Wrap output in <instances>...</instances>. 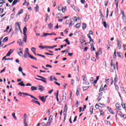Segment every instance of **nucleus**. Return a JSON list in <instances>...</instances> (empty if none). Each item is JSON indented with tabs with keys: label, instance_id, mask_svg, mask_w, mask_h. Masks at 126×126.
Here are the masks:
<instances>
[{
	"label": "nucleus",
	"instance_id": "1",
	"mask_svg": "<svg viewBox=\"0 0 126 126\" xmlns=\"http://www.w3.org/2000/svg\"><path fill=\"white\" fill-rule=\"evenodd\" d=\"M22 94L23 95H26V96H30V97H31V98H32V99H34V100H36V101H38V98H36L35 96L29 94L28 93H22L21 92H20L18 94V95L19 96H20V97H21V96H22Z\"/></svg>",
	"mask_w": 126,
	"mask_h": 126
},
{
	"label": "nucleus",
	"instance_id": "2",
	"mask_svg": "<svg viewBox=\"0 0 126 126\" xmlns=\"http://www.w3.org/2000/svg\"><path fill=\"white\" fill-rule=\"evenodd\" d=\"M117 46H118V48L119 50H121V49H122V43H121V41H120V40H117Z\"/></svg>",
	"mask_w": 126,
	"mask_h": 126
},
{
	"label": "nucleus",
	"instance_id": "3",
	"mask_svg": "<svg viewBox=\"0 0 126 126\" xmlns=\"http://www.w3.org/2000/svg\"><path fill=\"white\" fill-rule=\"evenodd\" d=\"M58 10L59 11H62V10L63 13H64V12H65V8H63V7L59 6Z\"/></svg>",
	"mask_w": 126,
	"mask_h": 126
},
{
	"label": "nucleus",
	"instance_id": "4",
	"mask_svg": "<svg viewBox=\"0 0 126 126\" xmlns=\"http://www.w3.org/2000/svg\"><path fill=\"white\" fill-rule=\"evenodd\" d=\"M38 98L41 101H42V102H43V103H45L46 102V98H45V96H39Z\"/></svg>",
	"mask_w": 126,
	"mask_h": 126
},
{
	"label": "nucleus",
	"instance_id": "5",
	"mask_svg": "<svg viewBox=\"0 0 126 126\" xmlns=\"http://www.w3.org/2000/svg\"><path fill=\"white\" fill-rule=\"evenodd\" d=\"M118 57L120 58V59H124V55L121 52H117Z\"/></svg>",
	"mask_w": 126,
	"mask_h": 126
},
{
	"label": "nucleus",
	"instance_id": "6",
	"mask_svg": "<svg viewBox=\"0 0 126 126\" xmlns=\"http://www.w3.org/2000/svg\"><path fill=\"white\" fill-rule=\"evenodd\" d=\"M39 88H38V90L39 91H44V90H45V87H43V86H41V85H39L38 86Z\"/></svg>",
	"mask_w": 126,
	"mask_h": 126
},
{
	"label": "nucleus",
	"instance_id": "7",
	"mask_svg": "<svg viewBox=\"0 0 126 126\" xmlns=\"http://www.w3.org/2000/svg\"><path fill=\"white\" fill-rule=\"evenodd\" d=\"M6 58V56L4 57L2 59V61H3V60H4V61H13V58H8L6 59L5 58Z\"/></svg>",
	"mask_w": 126,
	"mask_h": 126
},
{
	"label": "nucleus",
	"instance_id": "8",
	"mask_svg": "<svg viewBox=\"0 0 126 126\" xmlns=\"http://www.w3.org/2000/svg\"><path fill=\"white\" fill-rule=\"evenodd\" d=\"M66 112H67V104H65L64 108V111H63V113H65L64 115H65V114H66Z\"/></svg>",
	"mask_w": 126,
	"mask_h": 126
},
{
	"label": "nucleus",
	"instance_id": "9",
	"mask_svg": "<svg viewBox=\"0 0 126 126\" xmlns=\"http://www.w3.org/2000/svg\"><path fill=\"white\" fill-rule=\"evenodd\" d=\"M121 113V114H119V115L120 116V117L121 118H123L124 120H126V114H124L123 115V113H122L121 112H120Z\"/></svg>",
	"mask_w": 126,
	"mask_h": 126
},
{
	"label": "nucleus",
	"instance_id": "10",
	"mask_svg": "<svg viewBox=\"0 0 126 126\" xmlns=\"http://www.w3.org/2000/svg\"><path fill=\"white\" fill-rule=\"evenodd\" d=\"M28 56L29 58H30L32 60H34L35 61H37V58L33 57V56L31 55L30 54H29Z\"/></svg>",
	"mask_w": 126,
	"mask_h": 126
},
{
	"label": "nucleus",
	"instance_id": "11",
	"mask_svg": "<svg viewBox=\"0 0 126 126\" xmlns=\"http://www.w3.org/2000/svg\"><path fill=\"white\" fill-rule=\"evenodd\" d=\"M65 95H64V94H63V103H65L66 101V93H65Z\"/></svg>",
	"mask_w": 126,
	"mask_h": 126
},
{
	"label": "nucleus",
	"instance_id": "12",
	"mask_svg": "<svg viewBox=\"0 0 126 126\" xmlns=\"http://www.w3.org/2000/svg\"><path fill=\"white\" fill-rule=\"evenodd\" d=\"M36 80H40V81H42V82H44V83H47V81L43 79H39L37 78H35Z\"/></svg>",
	"mask_w": 126,
	"mask_h": 126
},
{
	"label": "nucleus",
	"instance_id": "13",
	"mask_svg": "<svg viewBox=\"0 0 126 126\" xmlns=\"http://www.w3.org/2000/svg\"><path fill=\"white\" fill-rule=\"evenodd\" d=\"M18 43L19 44L20 46H23V42H22V39H20L18 41Z\"/></svg>",
	"mask_w": 126,
	"mask_h": 126
},
{
	"label": "nucleus",
	"instance_id": "14",
	"mask_svg": "<svg viewBox=\"0 0 126 126\" xmlns=\"http://www.w3.org/2000/svg\"><path fill=\"white\" fill-rule=\"evenodd\" d=\"M17 2H19V0H14L13 1V2H12V6H13V5H15V4H16V3H17Z\"/></svg>",
	"mask_w": 126,
	"mask_h": 126
},
{
	"label": "nucleus",
	"instance_id": "15",
	"mask_svg": "<svg viewBox=\"0 0 126 126\" xmlns=\"http://www.w3.org/2000/svg\"><path fill=\"white\" fill-rule=\"evenodd\" d=\"M34 9L35 12L39 11V6H38V4H36V6L34 7Z\"/></svg>",
	"mask_w": 126,
	"mask_h": 126
},
{
	"label": "nucleus",
	"instance_id": "16",
	"mask_svg": "<svg viewBox=\"0 0 126 126\" xmlns=\"http://www.w3.org/2000/svg\"><path fill=\"white\" fill-rule=\"evenodd\" d=\"M116 107L117 109H118V110H121V105H120L119 103H117L116 104Z\"/></svg>",
	"mask_w": 126,
	"mask_h": 126
},
{
	"label": "nucleus",
	"instance_id": "17",
	"mask_svg": "<svg viewBox=\"0 0 126 126\" xmlns=\"http://www.w3.org/2000/svg\"><path fill=\"white\" fill-rule=\"evenodd\" d=\"M28 19H29V15H28V14H26V17L24 18L25 22H26V21H28Z\"/></svg>",
	"mask_w": 126,
	"mask_h": 126
},
{
	"label": "nucleus",
	"instance_id": "18",
	"mask_svg": "<svg viewBox=\"0 0 126 126\" xmlns=\"http://www.w3.org/2000/svg\"><path fill=\"white\" fill-rule=\"evenodd\" d=\"M23 41L25 43H27V35L26 34L24 35Z\"/></svg>",
	"mask_w": 126,
	"mask_h": 126
},
{
	"label": "nucleus",
	"instance_id": "19",
	"mask_svg": "<svg viewBox=\"0 0 126 126\" xmlns=\"http://www.w3.org/2000/svg\"><path fill=\"white\" fill-rule=\"evenodd\" d=\"M94 109V107L93 106H91L90 109V112L91 113V115H92L93 114V110Z\"/></svg>",
	"mask_w": 126,
	"mask_h": 126
},
{
	"label": "nucleus",
	"instance_id": "20",
	"mask_svg": "<svg viewBox=\"0 0 126 126\" xmlns=\"http://www.w3.org/2000/svg\"><path fill=\"white\" fill-rule=\"evenodd\" d=\"M27 32V27H25L23 29L24 35H26Z\"/></svg>",
	"mask_w": 126,
	"mask_h": 126
},
{
	"label": "nucleus",
	"instance_id": "21",
	"mask_svg": "<svg viewBox=\"0 0 126 126\" xmlns=\"http://www.w3.org/2000/svg\"><path fill=\"white\" fill-rule=\"evenodd\" d=\"M18 85H20V86H23V87H25V84H24V82L23 81H21V82L19 83L18 84Z\"/></svg>",
	"mask_w": 126,
	"mask_h": 126
},
{
	"label": "nucleus",
	"instance_id": "22",
	"mask_svg": "<svg viewBox=\"0 0 126 126\" xmlns=\"http://www.w3.org/2000/svg\"><path fill=\"white\" fill-rule=\"evenodd\" d=\"M57 47V45H54L53 46H46V49H54V48Z\"/></svg>",
	"mask_w": 126,
	"mask_h": 126
},
{
	"label": "nucleus",
	"instance_id": "23",
	"mask_svg": "<svg viewBox=\"0 0 126 126\" xmlns=\"http://www.w3.org/2000/svg\"><path fill=\"white\" fill-rule=\"evenodd\" d=\"M122 108H123V109H124L125 110H126V103H124V102H122Z\"/></svg>",
	"mask_w": 126,
	"mask_h": 126
},
{
	"label": "nucleus",
	"instance_id": "24",
	"mask_svg": "<svg viewBox=\"0 0 126 126\" xmlns=\"http://www.w3.org/2000/svg\"><path fill=\"white\" fill-rule=\"evenodd\" d=\"M115 4L116 5V9H118V10H119V9L118 8V6H119V1H118V0H115Z\"/></svg>",
	"mask_w": 126,
	"mask_h": 126
},
{
	"label": "nucleus",
	"instance_id": "25",
	"mask_svg": "<svg viewBox=\"0 0 126 126\" xmlns=\"http://www.w3.org/2000/svg\"><path fill=\"white\" fill-rule=\"evenodd\" d=\"M74 23H75L74 20L73 21H71L70 23L69 24V27H70V26H72L73 25H74Z\"/></svg>",
	"mask_w": 126,
	"mask_h": 126
},
{
	"label": "nucleus",
	"instance_id": "26",
	"mask_svg": "<svg viewBox=\"0 0 126 126\" xmlns=\"http://www.w3.org/2000/svg\"><path fill=\"white\" fill-rule=\"evenodd\" d=\"M3 3H5V1L4 0H0V4H3ZM2 5H0V7H1Z\"/></svg>",
	"mask_w": 126,
	"mask_h": 126
},
{
	"label": "nucleus",
	"instance_id": "27",
	"mask_svg": "<svg viewBox=\"0 0 126 126\" xmlns=\"http://www.w3.org/2000/svg\"><path fill=\"white\" fill-rule=\"evenodd\" d=\"M31 89L32 91H34L35 90H37V87L32 86Z\"/></svg>",
	"mask_w": 126,
	"mask_h": 126
},
{
	"label": "nucleus",
	"instance_id": "28",
	"mask_svg": "<svg viewBox=\"0 0 126 126\" xmlns=\"http://www.w3.org/2000/svg\"><path fill=\"white\" fill-rule=\"evenodd\" d=\"M113 59H117V53L116 52V49H114V53L113 54Z\"/></svg>",
	"mask_w": 126,
	"mask_h": 126
},
{
	"label": "nucleus",
	"instance_id": "29",
	"mask_svg": "<svg viewBox=\"0 0 126 126\" xmlns=\"http://www.w3.org/2000/svg\"><path fill=\"white\" fill-rule=\"evenodd\" d=\"M53 24L52 23H50L48 24V28L49 29H52L53 28Z\"/></svg>",
	"mask_w": 126,
	"mask_h": 126
},
{
	"label": "nucleus",
	"instance_id": "30",
	"mask_svg": "<svg viewBox=\"0 0 126 126\" xmlns=\"http://www.w3.org/2000/svg\"><path fill=\"white\" fill-rule=\"evenodd\" d=\"M64 42H66L67 45H70V42L68 41V38H66V39L64 40Z\"/></svg>",
	"mask_w": 126,
	"mask_h": 126
},
{
	"label": "nucleus",
	"instance_id": "31",
	"mask_svg": "<svg viewBox=\"0 0 126 126\" xmlns=\"http://www.w3.org/2000/svg\"><path fill=\"white\" fill-rule=\"evenodd\" d=\"M56 99H57V102H59V90H58L57 92Z\"/></svg>",
	"mask_w": 126,
	"mask_h": 126
},
{
	"label": "nucleus",
	"instance_id": "32",
	"mask_svg": "<svg viewBox=\"0 0 126 126\" xmlns=\"http://www.w3.org/2000/svg\"><path fill=\"white\" fill-rule=\"evenodd\" d=\"M121 13L123 15L122 18H126V15H125V11H124V10L121 11Z\"/></svg>",
	"mask_w": 126,
	"mask_h": 126
},
{
	"label": "nucleus",
	"instance_id": "33",
	"mask_svg": "<svg viewBox=\"0 0 126 126\" xmlns=\"http://www.w3.org/2000/svg\"><path fill=\"white\" fill-rule=\"evenodd\" d=\"M7 41H8V37H6L3 39L2 42H3V43H4L5 42H7Z\"/></svg>",
	"mask_w": 126,
	"mask_h": 126
},
{
	"label": "nucleus",
	"instance_id": "34",
	"mask_svg": "<svg viewBox=\"0 0 126 126\" xmlns=\"http://www.w3.org/2000/svg\"><path fill=\"white\" fill-rule=\"evenodd\" d=\"M96 54V58H98V54H99V55H101L102 54V51L101 50H99L97 53H95Z\"/></svg>",
	"mask_w": 126,
	"mask_h": 126
},
{
	"label": "nucleus",
	"instance_id": "35",
	"mask_svg": "<svg viewBox=\"0 0 126 126\" xmlns=\"http://www.w3.org/2000/svg\"><path fill=\"white\" fill-rule=\"evenodd\" d=\"M23 13V9H21L20 11H19V12L17 13V15H20V14H22Z\"/></svg>",
	"mask_w": 126,
	"mask_h": 126
},
{
	"label": "nucleus",
	"instance_id": "36",
	"mask_svg": "<svg viewBox=\"0 0 126 126\" xmlns=\"http://www.w3.org/2000/svg\"><path fill=\"white\" fill-rule=\"evenodd\" d=\"M38 48H40V49H47V46H41V45H39L38 46Z\"/></svg>",
	"mask_w": 126,
	"mask_h": 126
},
{
	"label": "nucleus",
	"instance_id": "37",
	"mask_svg": "<svg viewBox=\"0 0 126 126\" xmlns=\"http://www.w3.org/2000/svg\"><path fill=\"white\" fill-rule=\"evenodd\" d=\"M28 118V116H27V114H25L24 116V118H23L24 121H26V119Z\"/></svg>",
	"mask_w": 126,
	"mask_h": 126
},
{
	"label": "nucleus",
	"instance_id": "38",
	"mask_svg": "<svg viewBox=\"0 0 126 126\" xmlns=\"http://www.w3.org/2000/svg\"><path fill=\"white\" fill-rule=\"evenodd\" d=\"M20 26V25L19 24V22H17L15 23V26H16V28L17 30H18V29L17 28V27H18Z\"/></svg>",
	"mask_w": 126,
	"mask_h": 126
},
{
	"label": "nucleus",
	"instance_id": "39",
	"mask_svg": "<svg viewBox=\"0 0 126 126\" xmlns=\"http://www.w3.org/2000/svg\"><path fill=\"white\" fill-rule=\"evenodd\" d=\"M87 26L86 24L83 23V30H85V29H86Z\"/></svg>",
	"mask_w": 126,
	"mask_h": 126
},
{
	"label": "nucleus",
	"instance_id": "40",
	"mask_svg": "<svg viewBox=\"0 0 126 126\" xmlns=\"http://www.w3.org/2000/svg\"><path fill=\"white\" fill-rule=\"evenodd\" d=\"M37 56H38L39 57H41V58H43V59H45L46 58V56H44L43 55H41V54H37Z\"/></svg>",
	"mask_w": 126,
	"mask_h": 126
},
{
	"label": "nucleus",
	"instance_id": "41",
	"mask_svg": "<svg viewBox=\"0 0 126 126\" xmlns=\"http://www.w3.org/2000/svg\"><path fill=\"white\" fill-rule=\"evenodd\" d=\"M25 53L28 54V56L30 54V53H29V49L28 48H26L25 50Z\"/></svg>",
	"mask_w": 126,
	"mask_h": 126
},
{
	"label": "nucleus",
	"instance_id": "42",
	"mask_svg": "<svg viewBox=\"0 0 126 126\" xmlns=\"http://www.w3.org/2000/svg\"><path fill=\"white\" fill-rule=\"evenodd\" d=\"M91 51H95V47H94V45H91Z\"/></svg>",
	"mask_w": 126,
	"mask_h": 126
},
{
	"label": "nucleus",
	"instance_id": "43",
	"mask_svg": "<svg viewBox=\"0 0 126 126\" xmlns=\"http://www.w3.org/2000/svg\"><path fill=\"white\" fill-rule=\"evenodd\" d=\"M28 53H24V57L25 58V59H27L28 58Z\"/></svg>",
	"mask_w": 126,
	"mask_h": 126
},
{
	"label": "nucleus",
	"instance_id": "44",
	"mask_svg": "<svg viewBox=\"0 0 126 126\" xmlns=\"http://www.w3.org/2000/svg\"><path fill=\"white\" fill-rule=\"evenodd\" d=\"M12 116L13 118H14V120H17V118H16V116H15V113L12 114Z\"/></svg>",
	"mask_w": 126,
	"mask_h": 126
},
{
	"label": "nucleus",
	"instance_id": "45",
	"mask_svg": "<svg viewBox=\"0 0 126 126\" xmlns=\"http://www.w3.org/2000/svg\"><path fill=\"white\" fill-rule=\"evenodd\" d=\"M45 55H47V56H54V54H50L49 53L45 52L44 53Z\"/></svg>",
	"mask_w": 126,
	"mask_h": 126
},
{
	"label": "nucleus",
	"instance_id": "46",
	"mask_svg": "<svg viewBox=\"0 0 126 126\" xmlns=\"http://www.w3.org/2000/svg\"><path fill=\"white\" fill-rule=\"evenodd\" d=\"M88 88H89V86L84 87L83 88V90L84 91H85V90H87V89H88Z\"/></svg>",
	"mask_w": 126,
	"mask_h": 126
},
{
	"label": "nucleus",
	"instance_id": "47",
	"mask_svg": "<svg viewBox=\"0 0 126 126\" xmlns=\"http://www.w3.org/2000/svg\"><path fill=\"white\" fill-rule=\"evenodd\" d=\"M108 15H109V9L107 8L106 10V18H108Z\"/></svg>",
	"mask_w": 126,
	"mask_h": 126
},
{
	"label": "nucleus",
	"instance_id": "48",
	"mask_svg": "<svg viewBox=\"0 0 126 126\" xmlns=\"http://www.w3.org/2000/svg\"><path fill=\"white\" fill-rule=\"evenodd\" d=\"M51 124H52V122H47L46 125H45V126H51Z\"/></svg>",
	"mask_w": 126,
	"mask_h": 126
},
{
	"label": "nucleus",
	"instance_id": "49",
	"mask_svg": "<svg viewBox=\"0 0 126 126\" xmlns=\"http://www.w3.org/2000/svg\"><path fill=\"white\" fill-rule=\"evenodd\" d=\"M31 51L32 52V53H34L35 51H36V48H35V47H32L31 49Z\"/></svg>",
	"mask_w": 126,
	"mask_h": 126
},
{
	"label": "nucleus",
	"instance_id": "50",
	"mask_svg": "<svg viewBox=\"0 0 126 126\" xmlns=\"http://www.w3.org/2000/svg\"><path fill=\"white\" fill-rule=\"evenodd\" d=\"M99 107H100V108H102V107H101V106H99V105H98V104H95V108L98 109H99Z\"/></svg>",
	"mask_w": 126,
	"mask_h": 126
},
{
	"label": "nucleus",
	"instance_id": "51",
	"mask_svg": "<svg viewBox=\"0 0 126 126\" xmlns=\"http://www.w3.org/2000/svg\"><path fill=\"white\" fill-rule=\"evenodd\" d=\"M24 126H28V124H27L26 120H24Z\"/></svg>",
	"mask_w": 126,
	"mask_h": 126
},
{
	"label": "nucleus",
	"instance_id": "52",
	"mask_svg": "<svg viewBox=\"0 0 126 126\" xmlns=\"http://www.w3.org/2000/svg\"><path fill=\"white\" fill-rule=\"evenodd\" d=\"M36 76L37 77H39V78H41V79H45V80L47 79L45 78L44 77H42V76H39L38 75H37Z\"/></svg>",
	"mask_w": 126,
	"mask_h": 126
},
{
	"label": "nucleus",
	"instance_id": "53",
	"mask_svg": "<svg viewBox=\"0 0 126 126\" xmlns=\"http://www.w3.org/2000/svg\"><path fill=\"white\" fill-rule=\"evenodd\" d=\"M76 28H80V25L79 23L77 24L75 26Z\"/></svg>",
	"mask_w": 126,
	"mask_h": 126
},
{
	"label": "nucleus",
	"instance_id": "54",
	"mask_svg": "<svg viewBox=\"0 0 126 126\" xmlns=\"http://www.w3.org/2000/svg\"><path fill=\"white\" fill-rule=\"evenodd\" d=\"M82 77H84L83 81H85V82H86V81H87V79H86V77H85V76H83Z\"/></svg>",
	"mask_w": 126,
	"mask_h": 126
},
{
	"label": "nucleus",
	"instance_id": "55",
	"mask_svg": "<svg viewBox=\"0 0 126 126\" xmlns=\"http://www.w3.org/2000/svg\"><path fill=\"white\" fill-rule=\"evenodd\" d=\"M103 26L105 27V28H107V23L106 22H103Z\"/></svg>",
	"mask_w": 126,
	"mask_h": 126
},
{
	"label": "nucleus",
	"instance_id": "56",
	"mask_svg": "<svg viewBox=\"0 0 126 126\" xmlns=\"http://www.w3.org/2000/svg\"><path fill=\"white\" fill-rule=\"evenodd\" d=\"M108 110H109V112L110 113H111L113 115H114V114H115L114 112H113V110H112V109H111V108L109 109Z\"/></svg>",
	"mask_w": 126,
	"mask_h": 126
},
{
	"label": "nucleus",
	"instance_id": "57",
	"mask_svg": "<svg viewBox=\"0 0 126 126\" xmlns=\"http://www.w3.org/2000/svg\"><path fill=\"white\" fill-rule=\"evenodd\" d=\"M81 3H82L83 4H84L86 3V1H85V0H81Z\"/></svg>",
	"mask_w": 126,
	"mask_h": 126
},
{
	"label": "nucleus",
	"instance_id": "58",
	"mask_svg": "<svg viewBox=\"0 0 126 126\" xmlns=\"http://www.w3.org/2000/svg\"><path fill=\"white\" fill-rule=\"evenodd\" d=\"M74 20L75 22H77V17H76L75 16L74 17L73 21H74Z\"/></svg>",
	"mask_w": 126,
	"mask_h": 126
},
{
	"label": "nucleus",
	"instance_id": "59",
	"mask_svg": "<svg viewBox=\"0 0 126 126\" xmlns=\"http://www.w3.org/2000/svg\"><path fill=\"white\" fill-rule=\"evenodd\" d=\"M22 70H23L21 66H20L19 67V71H20V72H23Z\"/></svg>",
	"mask_w": 126,
	"mask_h": 126
},
{
	"label": "nucleus",
	"instance_id": "60",
	"mask_svg": "<svg viewBox=\"0 0 126 126\" xmlns=\"http://www.w3.org/2000/svg\"><path fill=\"white\" fill-rule=\"evenodd\" d=\"M54 83L56 84V85H58V86H61V84L58 83V82L55 81Z\"/></svg>",
	"mask_w": 126,
	"mask_h": 126
},
{
	"label": "nucleus",
	"instance_id": "61",
	"mask_svg": "<svg viewBox=\"0 0 126 126\" xmlns=\"http://www.w3.org/2000/svg\"><path fill=\"white\" fill-rule=\"evenodd\" d=\"M49 35V34L48 33H44V35H43L42 36V37H46V36H48V35Z\"/></svg>",
	"mask_w": 126,
	"mask_h": 126
},
{
	"label": "nucleus",
	"instance_id": "62",
	"mask_svg": "<svg viewBox=\"0 0 126 126\" xmlns=\"http://www.w3.org/2000/svg\"><path fill=\"white\" fill-rule=\"evenodd\" d=\"M10 55H11V52H8L7 53V54L6 55V57H9V56H10Z\"/></svg>",
	"mask_w": 126,
	"mask_h": 126
},
{
	"label": "nucleus",
	"instance_id": "63",
	"mask_svg": "<svg viewBox=\"0 0 126 126\" xmlns=\"http://www.w3.org/2000/svg\"><path fill=\"white\" fill-rule=\"evenodd\" d=\"M123 48H124V50L126 51V44H123Z\"/></svg>",
	"mask_w": 126,
	"mask_h": 126
},
{
	"label": "nucleus",
	"instance_id": "64",
	"mask_svg": "<svg viewBox=\"0 0 126 126\" xmlns=\"http://www.w3.org/2000/svg\"><path fill=\"white\" fill-rule=\"evenodd\" d=\"M122 19L125 23H126V18H122Z\"/></svg>",
	"mask_w": 126,
	"mask_h": 126
}]
</instances>
